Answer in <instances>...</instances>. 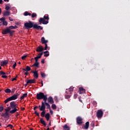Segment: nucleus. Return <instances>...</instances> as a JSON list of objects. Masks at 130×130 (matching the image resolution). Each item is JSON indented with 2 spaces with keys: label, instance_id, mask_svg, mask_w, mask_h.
Instances as JSON below:
<instances>
[{
  "label": "nucleus",
  "instance_id": "nucleus-1",
  "mask_svg": "<svg viewBox=\"0 0 130 130\" xmlns=\"http://www.w3.org/2000/svg\"><path fill=\"white\" fill-rule=\"evenodd\" d=\"M24 26L25 29H31V28H34V29H36V30H43V27H42L40 25H38L37 23H34V22L28 21V22H25L24 24Z\"/></svg>",
  "mask_w": 130,
  "mask_h": 130
},
{
  "label": "nucleus",
  "instance_id": "nucleus-2",
  "mask_svg": "<svg viewBox=\"0 0 130 130\" xmlns=\"http://www.w3.org/2000/svg\"><path fill=\"white\" fill-rule=\"evenodd\" d=\"M10 107L12 109L10 111V113L11 114H13V113H15L16 111H19V109H17L18 108V104H17L15 101H12L10 103Z\"/></svg>",
  "mask_w": 130,
  "mask_h": 130
},
{
  "label": "nucleus",
  "instance_id": "nucleus-3",
  "mask_svg": "<svg viewBox=\"0 0 130 130\" xmlns=\"http://www.w3.org/2000/svg\"><path fill=\"white\" fill-rule=\"evenodd\" d=\"M37 99L38 100H44L45 101H47V94H44V93L40 92L37 94Z\"/></svg>",
  "mask_w": 130,
  "mask_h": 130
},
{
  "label": "nucleus",
  "instance_id": "nucleus-4",
  "mask_svg": "<svg viewBox=\"0 0 130 130\" xmlns=\"http://www.w3.org/2000/svg\"><path fill=\"white\" fill-rule=\"evenodd\" d=\"M14 32L15 30H12L10 29L9 27H7L6 29H3L2 32V34H3L4 35H7V34H9L10 37H12V36H13Z\"/></svg>",
  "mask_w": 130,
  "mask_h": 130
},
{
  "label": "nucleus",
  "instance_id": "nucleus-5",
  "mask_svg": "<svg viewBox=\"0 0 130 130\" xmlns=\"http://www.w3.org/2000/svg\"><path fill=\"white\" fill-rule=\"evenodd\" d=\"M20 96V93H17L13 95L10 96L9 98H7L5 101L4 103L5 104H7L8 102H10V101H12L13 100H16L18 99V96Z\"/></svg>",
  "mask_w": 130,
  "mask_h": 130
},
{
  "label": "nucleus",
  "instance_id": "nucleus-6",
  "mask_svg": "<svg viewBox=\"0 0 130 130\" xmlns=\"http://www.w3.org/2000/svg\"><path fill=\"white\" fill-rule=\"evenodd\" d=\"M49 20V17L48 16H44L43 18L41 17L39 20L40 24H43V25H47L49 23L48 20Z\"/></svg>",
  "mask_w": 130,
  "mask_h": 130
},
{
  "label": "nucleus",
  "instance_id": "nucleus-7",
  "mask_svg": "<svg viewBox=\"0 0 130 130\" xmlns=\"http://www.w3.org/2000/svg\"><path fill=\"white\" fill-rule=\"evenodd\" d=\"M98 118H101L103 116V111L102 110H99L96 113Z\"/></svg>",
  "mask_w": 130,
  "mask_h": 130
},
{
  "label": "nucleus",
  "instance_id": "nucleus-8",
  "mask_svg": "<svg viewBox=\"0 0 130 130\" xmlns=\"http://www.w3.org/2000/svg\"><path fill=\"white\" fill-rule=\"evenodd\" d=\"M40 111H42L41 113V116L42 117H44V116L45 117V107H44V106H42L41 108H40Z\"/></svg>",
  "mask_w": 130,
  "mask_h": 130
},
{
  "label": "nucleus",
  "instance_id": "nucleus-9",
  "mask_svg": "<svg viewBox=\"0 0 130 130\" xmlns=\"http://www.w3.org/2000/svg\"><path fill=\"white\" fill-rule=\"evenodd\" d=\"M76 121L78 124L81 125L82 123H83V118L80 116H78L76 118Z\"/></svg>",
  "mask_w": 130,
  "mask_h": 130
},
{
  "label": "nucleus",
  "instance_id": "nucleus-10",
  "mask_svg": "<svg viewBox=\"0 0 130 130\" xmlns=\"http://www.w3.org/2000/svg\"><path fill=\"white\" fill-rule=\"evenodd\" d=\"M31 73L34 74L33 77L35 78V79H38L39 75H38V71L36 70V71H31Z\"/></svg>",
  "mask_w": 130,
  "mask_h": 130
},
{
  "label": "nucleus",
  "instance_id": "nucleus-11",
  "mask_svg": "<svg viewBox=\"0 0 130 130\" xmlns=\"http://www.w3.org/2000/svg\"><path fill=\"white\" fill-rule=\"evenodd\" d=\"M43 50H44V48L42 46H38L36 49L37 52H42Z\"/></svg>",
  "mask_w": 130,
  "mask_h": 130
},
{
  "label": "nucleus",
  "instance_id": "nucleus-12",
  "mask_svg": "<svg viewBox=\"0 0 130 130\" xmlns=\"http://www.w3.org/2000/svg\"><path fill=\"white\" fill-rule=\"evenodd\" d=\"M47 100H48V102L50 103V104H53V103H54V101H53V98H52V96H49Z\"/></svg>",
  "mask_w": 130,
  "mask_h": 130
},
{
  "label": "nucleus",
  "instance_id": "nucleus-13",
  "mask_svg": "<svg viewBox=\"0 0 130 130\" xmlns=\"http://www.w3.org/2000/svg\"><path fill=\"white\" fill-rule=\"evenodd\" d=\"M0 75H2V78H3L4 79H8V76L5 75L6 73L4 72V71H0Z\"/></svg>",
  "mask_w": 130,
  "mask_h": 130
},
{
  "label": "nucleus",
  "instance_id": "nucleus-14",
  "mask_svg": "<svg viewBox=\"0 0 130 130\" xmlns=\"http://www.w3.org/2000/svg\"><path fill=\"white\" fill-rule=\"evenodd\" d=\"M79 94H84L85 92H86V89H84V88L81 87L79 88Z\"/></svg>",
  "mask_w": 130,
  "mask_h": 130
},
{
  "label": "nucleus",
  "instance_id": "nucleus-15",
  "mask_svg": "<svg viewBox=\"0 0 130 130\" xmlns=\"http://www.w3.org/2000/svg\"><path fill=\"white\" fill-rule=\"evenodd\" d=\"M41 42L42 44H46L48 43V40H46L44 37L41 38Z\"/></svg>",
  "mask_w": 130,
  "mask_h": 130
},
{
  "label": "nucleus",
  "instance_id": "nucleus-16",
  "mask_svg": "<svg viewBox=\"0 0 130 130\" xmlns=\"http://www.w3.org/2000/svg\"><path fill=\"white\" fill-rule=\"evenodd\" d=\"M8 63H9V61L7 60H5L4 61L1 62V66L2 67H4V66H7Z\"/></svg>",
  "mask_w": 130,
  "mask_h": 130
},
{
  "label": "nucleus",
  "instance_id": "nucleus-17",
  "mask_svg": "<svg viewBox=\"0 0 130 130\" xmlns=\"http://www.w3.org/2000/svg\"><path fill=\"white\" fill-rule=\"evenodd\" d=\"M10 15H11V12H10V11H6L3 13V16L4 17H7L8 16H10Z\"/></svg>",
  "mask_w": 130,
  "mask_h": 130
},
{
  "label": "nucleus",
  "instance_id": "nucleus-18",
  "mask_svg": "<svg viewBox=\"0 0 130 130\" xmlns=\"http://www.w3.org/2000/svg\"><path fill=\"white\" fill-rule=\"evenodd\" d=\"M47 101H45L44 104H45V106H46L47 107V109H49V110H50V105H49L48 104V103H47Z\"/></svg>",
  "mask_w": 130,
  "mask_h": 130
},
{
  "label": "nucleus",
  "instance_id": "nucleus-19",
  "mask_svg": "<svg viewBox=\"0 0 130 130\" xmlns=\"http://www.w3.org/2000/svg\"><path fill=\"white\" fill-rule=\"evenodd\" d=\"M45 117L47 121H49V119L50 118V114L49 113H46L45 116Z\"/></svg>",
  "mask_w": 130,
  "mask_h": 130
},
{
  "label": "nucleus",
  "instance_id": "nucleus-20",
  "mask_svg": "<svg viewBox=\"0 0 130 130\" xmlns=\"http://www.w3.org/2000/svg\"><path fill=\"white\" fill-rule=\"evenodd\" d=\"M27 84H35V79H30L27 81Z\"/></svg>",
  "mask_w": 130,
  "mask_h": 130
},
{
  "label": "nucleus",
  "instance_id": "nucleus-21",
  "mask_svg": "<svg viewBox=\"0 0 130 130\" xmlns=\"http://www.w3.org/2000/svg\"><path fill=\"white\" fill-rule=\"evenodd\" d=\"M37 108H38V106H36L34 108V110H35V113L34 114H36L37 116H39V113L37 112V111H36V109H37Z\"/></svg>",
  "mask_w": 130,
  "mask_h": 130
},
{
  "label": "nucleus",
  "instance_id": "nucleus-22",
  "mask_svg": "<svg viewBox=\"0 0 130 130\" xmlns=\"http://www.w3.org/2000/svg\"><path fill=\"white\" fill-rule=\"evenodd\" d=\"M31 67L32 68H34V67H35V68H37L38 69V68H39V62H35L34 64L31 66Z\"/></svg>",
  "mask_w": 130,
  "mask_h": 130
},
{
  "label": "nucleus",
  "instance_id": "nucleus-23",
  "mask_svg": "<svg viewBox=\"0 0 130 130\" xmlns=\"http://www.w3.org/2000/svg\"><path fill=\"white\" fill-rule=\"evenodd\" d=\"M40 122L43 124V125H44V126H46V123L45 122V121L43 119V118H40Z\"/></svg>",
  "mask_w": 130,
  "mask_h": 130
},
{
  "label": "nucleus",
  "instance_id": "nucleus-24",
  "mask_svg": "<svg viewBox=\"0 0 130 130\" xmlns=\"http://www.w3.org/2000/svg\"><path fill=\"white\" fill-rule=\"evenodd\" d=\"M90 123H89V121H87L85 123V125L84 126V129H88L89 128V125Z\"/></svg>",
  "mask_w": 130,
  "mask_h": 130
},
{
  "label": "nucleus",
  "instance_id": "nucleus-25",
  "mask_svg": "<svg viewBox=\"0 0 130 130\" xmlns=\"http://www.w3.org/2000/svg\"><path fill=\"white\" fill-rule=\"evenodd\" d=\"M23 71H24L25 72H29V71H31V68L29 66H26V69H22Z\"/></svg>",
  "mask_w": 130,
  "mask_h": 130
},
{
  "label": "nucleus",
  "instance_id": "nucleus-26",
  "mask_svg": "<svg viewBox=\"0 0 130 130\" xmlns=\"http://www.w3.org/2000/svg\"><path fill=\"white\" fill-rule=\"evenodd\" d=\"M28 94L27 93H24L20 98V100H23L24 98H26L27 97Z\"/></svg>",
  "mask_w": 130,
  "mask_h": 130
},
{
  "label": "nucleus",
  "instance_id": "nucleus-27",
  "mask_svg": "<svg viewBox=\"0 0 130 130\" xmlns=\"http://www.w3.org/2000/svg\"><path fill=\"white\" fill-rule=\"evenodd\" d=\"M45 54L44 55V56H45L46 57H47V56H49V52L48 51H46L43 52Z\"/></svg>",
  "mask_w": 130,
  "mask_h": 130
},
{
  "label": "nucleus",
  "instance_id": "nucleus-28",
  "mask_svg": "<svg viewBox=\"0 0 130 130\" xmlns=\"http://www.w3.org/2000/svg\"><path fill=\"white\" fill-rule=\"evenodd\" d=\"M8 28L10 29V30H13V29H17L18 28V27L17 26H10L9 27H8Z\"/></svg>",
  "mask_w": 130,
  "mask_h": 130
},
{
  "label": "nucleus",
  "instance_id": "nucleus-29",
  "mask_svg": "<svg viewBox=\"0 0 130 130\" xmlns=\"http://www.w3.org/2000/svg\"><path fill=\"white\" fill-rule=\"evenodd\" d=\"M1 116H3V117H7V116H9V113L8 112H5V113H3L1 115Z\"/></svg>",
  "mask_w": 130,
  "mask_h": 130
},
{
  "label": "nucleus",
  "instance_id": "nucleus-30",
  "mask_svg": "<svg viewBox=\"0 0 130 130\" xmlns=\"http://www.w3.org/2000/svg\"><path fill=\"white\" fill-rule=\"evenodd\" d=\"M42 106H43L44 107H45V109H46V106H45V104H44V102H42V105L40 106L39 105L38 107V108H39L40 111V109L41 108V107H42Z\"/></svg>",
  "mask_w": 130,
  "mask_h": 130
},
{
  "label": "nucleus",
  "instance_id": "nucleus-31",
  "mask_svg": "<svg viewBox=\"0 0 130 130\" xmlns=\"http://www.w3.org/2000/svg\"><path fill=\"white\" fill-rule=\"evenodd\" d=\"M63 129L64 130H70V127H69V126H68V125L65 124L63 126Z\"/></svg>",
  "mask_w": 130,
  "mask_h": 130
},
{
  "label": "nucleus",
  "instance_id": "nucleus-32",
  "mask_svg": "<svg viewBox=\"0 0 130 130\" xmlns=\"http://www.w3.org/2000/svg\"><path fill=\"white\" fill-rule=\"evenodd\" d=\"M24 16H31V13L28 12V11H25L24 14Z\"/></svg>",
  "mask_w": 130,
  "mask_h": 130
},
{
  "label": "nucleus",
  "instance_id": "nucleus-33",
  "mask_svg": "<svg viewBox=\"0 0 130 130\" xmlns=\"http://www.w3.org/2000/svg\"><path fill=\"white\" fill-rule=\"evenodd\" d=\"M5 93L9 94V93H11V90L10 89L7 88L5 90Z\"/></svg>",
  "mask_w": 130,
  "mask_h": 130
},
{
  "label": "nucleus",
  "instance_id": "nucleus-34",
  "mask_svg": "<svg viewBox=\"0 0 130 130\" xmlns=\"http://www.w3.org/2000/svg\"><path fill=\"white\" fill-rule=\"evenodd\" d=\"M41 76L42 78H43L44 79V78H45V77H46V75L45 74V73H44L43 72L41 73Z\"/></svg>",
  "mask_w": 130,
  "mask_h": 130
},
{
  "label": "nucleus",
  "instance_id": "nucleus-35",
  "mask_svg": "<svg viewBox=\"0 0 130 130\" xmlns=\"http://www.w3.org/2000/svg\"><path fill=\"white\" fill-rule=\"evenodd\" d=\"M31 18H36V17H37V14H36L35 13H33L32 14H31Z\"/></svg>",
  "mask_w": 130,
  "mask_h": 130
},
{
  "label": "nucleus",
  "instance_id": "nucleus-36",
  "mask_svg": "<svg viewBox=\"0 0 130 130\" xmlns=\"http://www.w3.org/2000/svg\"><path fill=\"white\" fill-rule=\"evenodd\" d=\"M42 55H43V52H41L38 55L37 57L39 58H41V56H42Z\"/></svg>",
  "mask_w": 130,
  "mask_h": 130
},
{
  "label": "nucleus",
  "instance_id": "nucleus-37",
  "mask_svg": "<svg viewBox=\"0 0 130 130\" xmlns=\"http://www.w3.org/2000/svg\"><path fill=\"white\" fill-rule=\"evenodd\" d=\"M90 126L92 127H94V126H95V122L94 121H92L91 124H90Z\"/></svg>",
  "mask_w": 130,
  "mask_h": 130
},
{
  "label": "nucleus",
  "instance_id": "nucleus-38",
  "mask_svg": "<svg viewBox=\"0 0 130 130\" xmlns=\"http://www.w3.org/2000/svg\"><path fill=\"white\" fill-rule=\"evenodd\" d=\"M4 110V106L3 105L0 106V112H3V111Z\"/></svg>",
  "mask_w": 130,
  "mask_h": 130
},
{
  "label": "nucleus",
  "instance_id": "nucleus-39",
  "mask_svg": "<svg viewBox=\"0 0 130 130\" xmlns=\"http://www.w3.org/2000/svg\"><path fill=\"white\" fill-rule=\"evenodd\" d=\"M3 26H8V22L7 21H3Z\"/></svg>",
  "mask_w": 130,
  "mask_h": 130
},
{
  "label": "nucleus",
  "instance_id": "nucleus-40",
  "mask_svg": "<svg viewBox=\"0 0 130 130\" xmlns=\"http://www.w3.org/2000/svg\"><path fill=\"white\" fill-rule=\"evenodd\" d=\"M51 107L52 109H56V105L55 104H52Z\"/></svg>",
  "mask_w": 130,
  "mask_h": 130
},
{
  "label": "nucleus",
  "instance_id": "nucleus-41",
  "mask_svg": "<svg viewBox=\"0 0 130 130\" xmlns=\"http://www.w3.org/2000/svg\"><path fill=\"white\" fill-rule=\"evenodd\" d=\"M0 21H1V22H4L6 21V18H5V17H2L0 18Z\"/></svg>",
  "mask_w": 130,
  "mask_h": 130
},
{
  "label": "nucleus",
  "instance_id": "nucleus-42",
  "mask_svg": "<svg viewBox=\"0 0 130 130\" xmlns=\"http://www.w3.org/2000/svg\"><path fill=\"white\" fill-rule=\"evenodd\" d=\"M10 8L9 7V6H6L5 7V10H6V11H9L10 10Z\"/></svg>",
  "mask_w": 130,
  "mask_h": 130
},
{
  "label": "nucleus",
  "instance_id": "nucleus-43",
  "mask_svg": "<svg viewBox=\"0 0 130 130\" xmlns=\"http://www.w3.org/2000/svg\"><path fill=\"white\" fill-rule=\"evenodd\" d=\"M69 91L70 92H73L74 91V87H71L69 88Z\"/></svg>",
  "mask_w": 130,
  "mask_h": 130
},
{
  "label": "nucleus",
  "instance_id": "nucleus-44",
  "mask_svg": "<svg viewBox=\"0 0 130 130\" xmlns=\"http://www.w3.org/2000/svg\"><path fill=\"white\" fill-rule=\"evenodd\" d=\"M77 97H78V94L75 93L74 94V99H77Z\"/></svg>",
  "mask_w": 130,
  "mask_h": 130
},
{
  "label": "nucleus",
  "instance_id": "nucleus-45",
  "mask_svg": "<svg viewBox=\"0 0 130 130\" xmlns=\"http://www.w3.org/2000/svg\"><path fill=\"white\" fill-rule=\"evenodd\" d=\"M47 48H48V47L47 46V44H45V49H44V50H47Z\"/></svg>",
  "mask_w": 130,
  "mask_h": 130
},
{
  "label": "nucleus",
  "instance_id": "nucleus-46",
  "mask_svg": "<svg viewBox=\"0 0 130 130\" xmlns=\"http://www.w3.org/2000/svg\"><path fill=\"white\" fill-rule=\"evenodd\" d=\"M65 97H66V99H69V98H71V95H66Z\"/></svg>",
  "mask_w": 130,
  "mask_h": 130
},
{
  "label": "nucleus",
  "instance_id": "nucleus-47",
  "mask_svg": "<svg viewBox=\"0 0 130 130\" xmlns=\"http://www.w3.org/2000/svg\"><path fill=\"white\" fill-rule=\"evenodd\" d=\"M15 91H16V88H13L11 92L12 93V94H14Z\"/></svg>",
  "mask_w": 130,
  "mask_h": 130
},
{
  "label": "nucleus",
  "instance_id": "nucleus-48",
  "mask_svg": "<svg viewBox=\"0 0 130 130\" xmlns=\"http://www.w3.org/2000/svg\"><path fill=\"white\" fill-rule=\"evenodd\" d=\"M35 62H38V59H39V58L38 57H35Z\"/></svg>",
  "mask_w": 130,
  "mask_h": 130
},
{
  "label": "nucleus",
  "instance_id": "nucleus-49",
  "mask_svg": "<svg viewBox=\"0 0 130 130\" xmlns=\"http://www.w3.org/2000/svg\"><path fill=\"white\" fill-rule=\"evenodd\" d=\"M51 126V120H50L49 122V124L48 125V127H49V126Z\"/></svg>",
  "mask_w": 130,
  "mask_h": 130
},
{
  "label": "nucleus",
  "instance_id": "nucleus-50",
  "mask_svg": "<svg viewBox=\"0 0 130 130\" xmlns=\"http://www.w3.org/2000/svg\"><path fill=\"white\" fill-rule=\"evenodd\" d=\"M26 57H27V55H24V56H22L21 58H22V59L24 60V59H25V58H26Z\"/></svg>",
  "mask_w": 130,
  "mask_h": 130
},
{
  "label": "nucleus",
  "instance_id": "nucleus-51",
  "mask_svg": "<svg viewBox=\"0 0 130 130\" xmlns=\"http://www.w3.org/2000/svg\"><path fill=\"white\" fill-rule=\"evenodd\" d=\"M17 66V63L15 62V63L13 66V69H16V66Z\"/></svg>",
  "mask_w": 130,
  "mask_h": 130
},
{
  "label": "nucleus",
  "instance_id": "nucleus-52",
  "mask_svg": "<svg viewBox=\"0 0 130 130\" xmlns=\"http://www.w3.org/2000/svg\"><path fill=\"white\" fill-rule=\"evenodd\" d=\"M50 113H51V114H53V111H52V110L50 109Z\"/></svg>",
  "mask_w": 130,
  "mask_h": 130
},
{
  "label": "nucleus",
  "instance_id": "nucleus-53",
  "mask_svg": "<svg viewBox=\"0 0 130 130\" xmlns=\"http://www.w3.org/2000/svg\"><path fill=\"white\" fill-rule=\"evenodd\" d=\"M12 82H14V81H17V78H12Z\"/></svg>",
  "mask_w": 130,
  "mask_h": 130
},
{
  "label": "nucleus",
  "instance_id": "nucleus-54",
  "mask_svg": "<svg viewBox=\"0 0 130 130\" xmlns=\"http://www.w3.org/2000/svg\"><path fill=\"white\" fill-rule=\"evenodd\" d=\"M4 22L3 21H1L0 22V26H3V25H4Z\"/></svg>",
  "mask_w": 130,
  "mask_h": 130
},
{
  "label": "nucleus",
  "instance_id": "nucleus-55",
  "mask_svg": "<svg viewBox=\"0 0 130 130\" xmlns=\"http://www.w3.org/2000/svg\"><path fill=\"white\" fill-rule=\"evenodd\" d=\"M9 20H10V21H11V22H13V21H14V20L13 19H12L11 17H9Z\"/></svg>",
  "mask_w": 130,
  "mask_h": 130
},
{
  "label": "nucleus",
  "instance_id": "nucleus-56",
  "mask_svg": "<svg viewBox=\"0 0 130 130\" xmlns=\"http://www.w3.org/2000/svg\"><path fill=\"white\" fill-rule=\"evenodd\" d=\"M5 111L6 112H9L10 111V109H5Z\"/></svg>",
  "mask_w": 130,
  "mask_h": 130
},
{
  "label": "nucleus",
  "instance_id": "nucleus-57",
  "mask_svg": "<svg viewBox=\"0 0 130 130\" xmlns=\"http://www.w3.org/2000/svg\"><path fill=\"white\" fill-rule=\"evenodd\" d=\"M10 126H11V127H13V125H11V124H9V125L7 126V127H10Z\"/></svg>",
  "mask_w": 130,
  "mask_h": 130
},
{
  "label": "nucleus",
  "instance_id": "nucleus-58",
  "mask_svg": "<svg viewBox=\"0 0 130 130\" xmlns=\"http://www.w3.org/2000/svg\"><path fill=\"white\" fill-rule=\"evenodd\" d=\"M41 62L42 63H44V59H42Z\"/></svg>",
  "mask_w": 130,
  "mask_h": 130
},
{
  "label": "nucleus",
  "instance_id": "nucleus-59",
  "mask_svg": "<svg viewBox=\"0 0 130 130\" xmlns=\"http://www.w3.org/2000/svg\"><path fill=\"white\" fill-rule=\"evenodd\" d=\"M29 74V73L28 72H26L24 73V74L25 75V76H28V74Z\"/></svg>",
  "mask_w": 130,
  "mask_h": 130
},
{
  "label": "nucleus",
  "instance_id": "nucleus-60",
  "mask_svg": "<svg viewBox=\"0 0 130 130\" xmlns=\"http://www.w3.org/2000/svg\"><path fill=\"white\" fill-rule=\"evenodd\" d=\"M0 5H3V0H0Z\"/></svg>",
  "mask_w": 130,
  "mask_h": 130
},
{
  "label": "nucleus",
  "instance_id": "nucleus-61",
  "mask_svg": "<svg viewBox=\"0 0 130 130\" xmlns=\"http://www.w3.org/2000/svg\"><path fill=\"white\" fill-rule=\"evenodd\" d=\"M22 111H24L25 110V108H21Z\"/></svg>",
  "mask_w": 130,
  "mask_h": 130
},
{
  "label": "nucleus",
  "instance_id": "nucleus-62",
  "mask_svg": "<svg viewBox=\"0 0 130 130\" xmlns=\"http://www.w3.org/2000/svg\"><path fill=\"white\" fill-rule=\"evenodd\" d=\"M2 14V8H0V15Z\"/></svg>",
  "mask_w": 130,
  "mask_h": 130
},
{
  "label": "nucleus",
  "instance_id": "nucleus-63",
  "mask_svg": "<svg viewBox=\"0 0 130 130\" xmlns=\"http://www.w3.org/2000/svg\"><path fill=\"white\" fill-rule=\"evenodd\" d=\"M41 85H42V86H43V81H41Z\"/></svg>",
  "mask_w": 130,
  "mask_h": 130
},
{
  "label": "nucleus",
  "instance_id": "nucleus-64",
  "mask_svg": "<svg viewBox=\"0 0 130 130\" xmlns=\"http://www.w3.org/2000/svg\"><path fill=\"white\" fill-rule=\"evenodd\" d=\"M4 2H9V1H10V0H4Z\"/></svg>",
  "mask_w": 130,
  "mask_h": 130
}]
</instances>
